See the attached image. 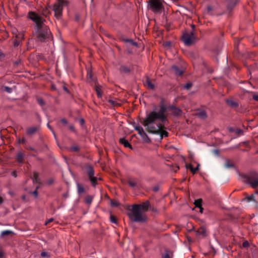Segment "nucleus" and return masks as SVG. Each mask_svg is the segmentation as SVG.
<instances>
[{
  "label": "nucleus",
  "instance_id": "f257e3e1",
  "mask_svg": "<svg viewBox=\"0 0 258 258\" xmlns=\"http://www.w3.org/2000/svg\"><path fill=\"white\" fill-rule=\"evenodd\" d=\"M166 109V107L162 104L160 106L158 111L154 109L147 114L142 124L148 132L159 134L161 137L168 136V133L163 130L164 126L162 124L167 118L165 114Z\"/></svg>",
  "mask_w": 258,
  "mask_h": 258
},
{
  "label": "nucleus",
  "instance_id": "f03ea898",
  "mask_svg": "<svg viewBox=\"0 0 258 258\" xmlns=\"http://www.w3.org/2000/svg\"><path fill=\"white\" fill-rule=\"evenodd\" d=\"M128 216L131 220L134 222H143L146 220V216L134 205L132 206V209Z\"/></svg>",
  "mask_w": 258,
  "mask_h": 258
},
{
  "label": "nucleus",
  "instance_id": "7ed1b4c3",
  "mask_svg": "<svg viewBox=\"0 0 258 258\" xmlns=\"http://www.w3.org/2000/svg\"><path fill=\"white\" fill-rule=\"evenodd\" d=\"M39 32L37 38L41 41H44L47 38H49L51 35L49 29L44 24L43 27H38Z\"/></svg>",
  "mask_w": 258,
  "mask_h": 258
},
{
  "label": "nucleus",
  "instance_id": "20e7f679",
  "mask_svg": "<svg viewBox=\"0 0 258 258\" xmlns=\"http://www.w3.org/2000/svg\"><path fill=\"white\" fill-rule=\"evenodd\" d=\"M66 4L63 0H57L52 7V10L54 12V16L58 19L60 18L62 15L63 8Z\"/></svg>",
  "mask_w": 258,
  "mask_h": 258
},
{
  "label": "nucleus",
  "instance_id": "39448f33",
  "mask_svg": "<svg viewBox=\"0 0 258 258\" xmlns=\"http://www.w3.org/2000/svg\"><path fill=\"white\" fill-rule=\"evenodd\" d=\"M150 8L154 13H161L163 7L162 0H150Z\"/></svg>",
  "mask_w": 258,
  "mask_h": 258
},
{
  "label": "nucleus",
  "instance_id": "423d86ee",
  "mask_svg": "<svg viewBox=\"0 0 258 258\" xmlns=\"http://www.w3.org/2000/svg\"><path fill=\"white\" fill-rule=\"evenodd\" d=\"M182 39L185 45H190L195 39L194 32L193 31L189 32L185 31L182 35Z\"/></svg>",
  "mask_w": 258,
  "mask_h": 258
},
{
  "label": "nucleus",
  "instance_id": "0eeeda50",
  "mask_svg": "<svg viewBox=\"0 0 258 258\" xmlns=\"http://www.w3.org/2000/svg\"><path fill=\"white\" fill-rule=\"evenodd\" d=\"M29 18L35 22L37 28L43 27L45 20L42 17L38 16L36 13L33 12L30 13L29 14Z\"/></svg>",
  "mask_w": 258,
  "mask_h": 258
},
{
  "label": "nucleus",
  "instance_id": "6e6552de",
  "mask_svg": "<svg viewBox=\"0 0 258 258\" xmlns=\"http://www.w3.org/2000/svg\"><path fill=\"white\" fill-rule=\"evenodd\" d=\"M87 173L90 180L93 186H95L97 184V178L94 176V170L92 166L88 165L87 166Z\"/></svg>",
  "mask_w": 258,
  "mask_h": 258
},
{
  "label": "nucleus",
  "instance_id": "1a4fd4ad",
  "mask_svg": "<svg viewBox=\"0 0 258 258\" xmlns=\"http://www.w3.org/2000/svg\"><path fill=\"white\" fill-rule=\"evenodd\" d=\"M136 207L139 208V210L143 213L147 211L150 206V203L149 201H146L140 205H134Z\"/></svg>",
  "mask_w": 258,
  "mask_h": 258
},
{
  "label": "nucleus",
  "instance_id": "9d476101",
  "mask_svg": "<svg viewBox=\"0 0 258 258\" xmlns=\"http://www.w3.org/2000/svg\"><path fill=\"white\" fill-rule=\"evenodd\" d=\"M168 109L172 111V114L174 116H179L181 114V109L173 105L169 106Z\"/></svg>",
  "mask_w": 258,
  "mask_h": 258
},
{
  "label": "nucleus",
  "instance_id": "9b49d317",
  "mask_svg": "<svg viewBox=\"0 0 258 258\" xmlns=\"http://www.w3.org/2000/svg\"><path fill=\"white\" fill-rule=\"evenodd\" d=\"M39 129V126H32L27 130L26 133L28 135L31 136L36 133Z\"/></svg>",
  "mask_w": 258,
  "mask_h": 258
},
{
  "label": "nucleus",
  "instance_id": "f8f14e48",
  "mask_svg": "<svg viewBox=\"0 0 258 258\" xmlns=\"http://www.w3.org/2000/svg\"><path fill=\"white\" fill-rule=\"evenodd\" d=\"M170 71L177 76H179L183 73V71L179 69L176 66H172L170 69Z\"/></svg>",
  "mask_w": 258,
  "mask_h": 258
},
{
  "label": "nucleus",
  "instance_id": "ddd939ff",
  "mask_svg": "<svg viewBox=\"0 0 258 258\" xmlns=\"http://www.w3.org/2000/svg\"><path fill=\"white\" fill-rule=\"evenodd\" d=\"M248 183L253 187L255 188L258 186V179L256 178H250Z\"/></svg>",
  "mask_w": 258,
  "mask_h": 258
},
{
  "label": "nucleus",
  "instance_id": "4468645a",
  "mask_svg": "<svg viewBox=\"0 0 258 258\" xmlns=\"http://www.w3.org/2000/svg\"><path fill=\"white\" fill-rule=\"evenodd\" d=\"M119 143L123 145L126 148H132L131 144L128 142L124 138H120L119 139Z\"/></svg>",
  "mask_w": 258,
  "mask_h": 258
},
{
  "label": "nucleus",
  "instance_id": "2eb2a0df",
  "mask_svg": "<svg viewBox=\"0 0 258 258\" xmlns=\"http://www.w3.org/2000/svg\"><path fill=\"white\" fill-rule=\"evenodd\" d=\"M16 158L19 163H22L24 158V155L22 152H19L16 156Z\"/></svg>",
  "mask_w": 258,
  "mask_h": 258
},
{
  "label": "nucleus",
  "instance_id": "dca6fc26",
  "mask_svg": "<svg viewBox=\"0 0 258 258\" xmlns=\"http://www.w3.org/2000/svg\"><path fill=\"white\" fill-rule=\"evenodd\" d=\"M197 233L199 235L205 237L207 235V231L204 227H201L197 230Z\"/></svg>",
  "mask_w": 258,
  "mask_h": 258
},
{
  "label": "nucleus",
  "instance_id": "f3484780",
  "mask_svg": "<svg viewBox=\"0 0 258 258\" xmlns=\"http://www.w3.org/2000/svg\"><path fill=\"white\" fill-rule=\"evenodd\" d=\"M146 85L147 86L148 88L150 89L154 90L155 89L154 85L151 82L149 78H147L146 79Z\"/></svg>",
  "mask_w": 258,
  "mask_h": 258
},
{
  "label": "nucleus",
  "instance_id": "a211bd4d",
  "mask_svg": "<svg viewBox=\"0 0 258 258\" xmlns=\"http://www.w3.org/2000/svg\"><path fill=\"white\" fill-rule=\"evenodd\" d=\"M255 197L254 195H251L250 196H248L244 199H243L242 201H246L247 202H251L255 201Z\"/></svg>",
  "mask_w": 258,
  "mask_h": 258
},
{
  "label": "nucleus",
  "instance_id": "6ab92c4d",
  "mask_svg": "<svg viewBox=\"0 0 258 258\" xmlns=\"http://www.w3.org/2000/svg\"><path fill=\"white\" fill-rule=\"evenodd\" d=\"M197 115L199 117H200L201 119H205L207 118V115L205 111L202 110L200 111L198 114Z\"/></svg>",
  "mask_w": 258,
  "mask_h": 258
},
{
  "label": "nucleus",
  "instance_id": "aec40b11",
  "mask_svg": "<svg viewBox=\"0 0 258 258\" xmlns=\"http://www.w3.org/2000/svg\"><path fill=\"white\" fill-rule=\"evenodd\" d=\"M225 167L227 168H232L234 167V164L228 159L226 160Z\"/></svg>",
  "mask_w": 258,
  "mask_h": 258
},
{
  "label": "nucleus",
  "instance_id": "412c9836",
  "mask_svg": "<svg viewBox=\"0 0 258 258\" xmlns=\"http://www.w3.org/2000/svg\"><path fill=\"white\" fill-rule=\"evenodd\" d=\"M39 174L37 172H34L33 175V182H39Z\"/></svg>",
  "mask_w": 258,
  "mask_h": 258
},
{
  "label": "nucleus",
  "instance_id": "4be33fe9",
  "mask_svg": "<svg viewBox=\"0 0 258 258\" xmlns=\"http://www.w3.org/2000/svg\"><path fill=\"white\" fill-rule=\"evenodd\" d=\"M194 204L196 206V207L198 208H201V207L202 206V199H198L197 200H195Z\"/></svg>",
  "mask_w": 258,
  "mask_h": 258
},
{
  "label": "nucleus",
  "instance_id": "5701e85b",
  "mask_svg": "<svg viewBox=\"0 0 258 258\" xmlns=\"http://www.w3.org/2000/svg\"><path fill=\"white\" fill-rule=\"evenodd\" d=\"M16 37L19 40H23L24 37V34L23 32H20V33L16 34Z\"/></svg>",
  "mask_w": 258,
  "mask_h": 258
},
{
  "label": "nucleus",
  "instance_id": "b1692460",
  "mask_svg": "<svg viewBox=\"0 0 258 258\" xmlns=\"http://www.w3.org/2000/svg\"><path fill=\"white\" fill-rule=\"evenodd\" d=\"M95 90L96 91V93H97V96L99 97V98H101L102 97V94L101 93V89L100 88L96 86H95Z\"/></svg>",
  "mask_w": 258,
  "mask_h": 258
},
{
  "label": "nucleus",
  "instance_id": "393cba45",
  "mask_svg": "<svg viewBox=\"0 0 258 258\" xmlns=\"http://www.w3.org/2000/svg\"><path fill=\"white\" fill-rule=\"evenodd\" d=\"M120 70L121 72L125 73H128L130 71V69L125 66H122L120 68Z\"/></svg>",
  "mask_w": 258,
  "mask_h": 258
},
{
  "label": "nucleus",
  "instance_id": "a878e982",
  "mask_svg": "<svg viewBox=\"0 0 258 258\" xmlns=\"http://www.w3.org/2000/svg\"><path fill=\"white\" fill-rule=\"evenodd\" d=\"M77 188L79 194H81L84 192V188L83 186L80 185L79 184H77Z\"/></svg>",
  "mask_w": 258,
  "mask_h": 258
},
{
  "label": "nucleus",
  "instance_id": "bb28decb",
  "mask_svg": "<svg viewBox=\"0 0 258 258\" xmlns=\"http://www.w3.org/2000/svg\"><path fill=\"white\" fill-rule=\"evenodd\" d=\"M12 233V231H10V230H5V231H3L1 232V237H3L5 235H8L11 233Z\"/></svg>",
  "mask_w": 258,
  "mask_h": 258
},
{
  "label": "nucleus",
  "instance_id": "cd10ccee",
  "mask_svg": "<svg viewBox=\"0 0 258 258\" xmlns=\"http://www.w3.org/2000/svg\"><path fill=\"white\" fill-rule=\"evenodd\" d=\"M92 200L93 198L90 196H88L85 198V202L89 204H90L91 203Z\"/></svg>",
  "mask_w": 258,
  "mask_h": 258
},
{
  "label": "nucleus",
  "instance_id": "c85d7f7f",
  "mask_svg": "<svg viewBox=\"0 0 258 258\" xmlns=\"http://www.w3.org/2000/svg\"><path fill=\"white\" fill-rule=\"evenodd\" d=\"M128 184L131 187H135L137 185V182L135 181H134V180H129Z\"/></svg>",
  "mask_w": 258,
  "mask_h": 258
},
{
  "label": "nucleus",
  "instance_id": "c756f323",
  "mask_svg": "<svg viewBox=\"0 0 258 258\" xmlns=\"http://www.w3.org/2000/svg\"><path fill=\"white\" fill-rule=\"evenodd\" d=\"M126 42L130 43V44H131V45H133L136 47H137L138 46V44L136 42H134L133 40H131V39H129V40H126Z\"/></svg>",
  "mask_w": 258,
  "mask_h": 258
},
{
  "label": "nucleus",
  "instance_id": "7c9ffc66",
  "mask_svg": "<svg viewBox=\"0 0 258 258\" xmlns=\"http://www.w3.org/2000/svg\"><path fill=\"white\" fill-rule=\"evenodd\" d=\"M41 256L42 257H49V253L47 252L42 251L41 253Z\"/></svg>",
  "mask_w": 258,
  "mask_h": 258
},
{
  "label": "nucleus",
  "instance_id": "2f4dec72",
  "mask_svg": "<svg viewBox=\"0 0 258 258\" xmlns=\"http://www.w3.org/2000/svg\"><path fill=\"white\" fill-rule=\"evenodd\" d=\"M108 102L113 106H117L118 105V104L117 103H116V102L115 101L113 100H111V99L109 100Z\"/></svg>",
  "mask_w": 258,
  "mask_h": 258
},
{
  "label": "nucleus",
  "instance_id": "473e14b6",
  "mask_svg": "<svg viewBox=\"0 0 258 258\" xmlns=\"http://www.w3.org/2000/svg\"><path fill=\"white\" fill-rule=\"evenodd\" d=\"M192 86V84L191 83H187L184 86V88H185L186 90H188L190 89Z\"/></svg>",
  "mask_w": 258,
  "mask_h": 258
},
{
  "label": "nucleus",
  "instance_id": "72a5a7b5",
  "mask_svg": "<svg viewBox=\"0 0 258 258\" xmlns=\"http://www.w3.org/2000/svg\"><path fill=\"white\" fill-rule=\"evenodd\" d=\"M37 102L41 106H43L44 105V102L41 98L37 99Z\"/></svg>",
  "mask_w": 258,
  "mask_h": 258
},
{
  "label": "nucleus",
  "instance_id": "f704fd0d",
  "mask_svg": "<svg viewBox=\"0 0 258 258\" xmlns=\"http://www.w3.org/2000/svg\"><path fill=\"white\" fill-rule=\"evenodd\" d=\"M227 102L232 106H237V103L234 102H233L231 100H227Z\"/></svg>",
  "mask_w": 258,
  "mask_h": 258
},
{
  "label": "nucleus",
  "instance_id": "c9c22d12",
  "mask_svg": "<svg viewBox=\"0 0 258 258\" xmlns=\"http://www.w3.org/2000/svg\"><path fill=\"white\" fill-rule=\"evenodd\" d=\"M71 151L76 152L79 150V148L77 146H73L70 148Z\"/></svg>",
  "mask_w": 258,
  "mask_h": 258
},
{
  "label": "nucleus",
  "instance_id": "e433bc0d",
  "mask_svg": "<svg viewBox=\"0 0 258 258\" xmlns=\"http://www.w3.org/2000/svg\"><path fill=\"white\" fill-rule=\"evenodd\" d=\"M110 221L112 223H116V218H115V217L114 216L111 215L110 217Z\"/></svg>",
  "mask_w": 258,
  "mask_h": 258
},
{
  "label": "nucleus",
  "instance_id": "4c0bfd02",
  "mask_svg": "<svg viewBox=\"0 0 258 258\" xmlns=\"http://www.w3.org/2000/svg\"><path fill=\"white\" fill-rule=\"evenodd\" d=\"M242 245L244 247H248L249 246V243L247 241H245L243 242Z\"/></svg>",
  "mask_w": 258,
  "mask_h": 258
},
{
  "label": "nucleus",
  "instance_id": "58836bf2",
  "mask_svg": "<svg viewBox=\"0 0 258 258\" xmlns=\"http://www.w3.org/2000/svg\"><path fill=\"white\" fill-rule=\"evenodd\" d=\"M37 188L38 187L36 188V189L31 192L32 195H33L35 198H37L38 197V192H37Z\"/></svg>",
  "mask_w": 258,
  "mask_h": 258
},
{
  "label": "nucleus",
  "instance_id": "ea45409f",
  "mask_svg": "<svg viewBox=\"0 0 258 258\" xmlns=\"http://www.w3.org/2000/svg\"><path fill=\"white\" fill-rule=\"evenodd\" d=\"M199 166H200V164H198L196 168H194V169H192V173L194 174L197 172V171L199 169Z\"/></svg>",
  "mask_w": 258,
  "mask_h": 258
},
{
  "label": "nucleus",
  "instance_id": "a19ab883",
  "mask_svg": "<svg viewBox=\"0 0 258 258\" xmlns=\"http://www.w3.org/2000/svg\"><path fill=\"white\" fill-rule=\"evenodd\" d=\"M111 205L113 207H117L119 205V203L118 202H113L111 201Z\"/></svg>",
  "mask_w": 258,
  "mask_h": 258
},
{
  "label": "nucleus",
  "instance_id": "79ce46f5",
  "mask_svg": "<svg viewBox=\"0 0 258 258\" xmlns=\"http://www.w3.org/2000/svg\"><path fill=\"white\" fill-rule=\"evenodd\" d=\"M5 90L8 92V93H11L12 91V89L11 88H10L9 87H5Z\"/></svg>",
  "mask_w": 258,
  "mask_h": 258
},
{
  "label": "nucleus",
  "instance_id": "37998d69",
  "mask_svg": "<svg viewBox=\"0 0 258 258\" xmlns=\"http://www.w3.org/2000/svg\"><path fill=\"white\" fill-rule=\"evenodd\" d=\"M186 168H189L190 169L191 172H192V169H194V167H192V165L190 164L186 165Z\"/></svg>",
  "mask_w": 258,
  "mask_h": 258
},
{
  "label": "nucleus",
  "instance_id": "c03bdc74",
  "mask_svg": "<svg viewBox=\"0 0 258 258\" xmlns=\"http://www.w3.org/2000/svg\"><path fill=\"white\" fill-rule=\"evenodd\" d=\"M47 126L51 130V131L52 132V134H53L54 137L56 138L55 134L54 132L52 130L51 127L49 125V123H47Z\"/></svg>",
  "mask_w": 258,
  "mask_h": 258
},
{
  "label": "nucleus",
  "instance_id": "a18cd8bd",
  "mask_svg": "<svg viewBox=\"0 0 258 258\" xmlns=\"http://www.w3.org/2000/svg\"><path fill=\"white\" fill-rule=\"evenodd\" d=\"M162 258H170V257L169 253L166 252L164 255H163Z\"/></svg>",
  "mask_w": 258,
  "mask_h": 258
},
{
  "label": "nucleus",
  "instance_id": "49530a36",
  "mask_svg": "<svg viewBox=\"0 0 258 258\" xmlns=\"http://www.w3.org/2000/svg\"><path fill=\"white\" fill-rule=\"evenodd\" d=\"M252 98L254 100L258 101V94H254L252 96Z\"/></svg>",
  "mask_w": 258,
  "mask_h": 258
},
{
  "label": "nucleus",
  "instance_id": "de8ad7c7",
  "mask_svg": "<svg viewBox=\"0 0 258 258\" xmlns=\"http://www.w3.org/2000/svg\"><path fill=\"white\" fill-rule=\"evenodd\" d=\"M61 122L63 124H67L68 123V121L67 120L64 119V118H62L60 120Z\"/></svg>",
  "mask_w": 258,
  "mask_h": 258
},
{
  "label": "nucleus",
  "instance_id": "09e8293b",
  "mask_svg": "<svg viewBox=\"0 0 258 258\" xmlns=\"http://www.w3.org/2000/svg\"><path fill=\"white\" fill-rule=\"evenodd\" d=\"M53 221V218H50L46 222H45V225H47L48 223L52 222Z\"/></svg>",
  "mask_w": 258,
  "mask_h": 258
},
{
  "label": "nucleus",
  "instance_id": "8fccbe9b",
  "mask_svg": "<svg viewBox=\"0 0 258 258\" xmlns=\"http://www.w3.org/2000/svg\"><path fill=\"white\" fill-rule=\"evenodd\" d=\"M236 133L238 135H242L243 134V132L241 130H237Z\"/></svg>",
  "mask_w": 258,
  "mask_h": 258
},
{
  "label": "nucleus",
  "instance_id": "3c124183",
  "mask_svg": "<svg viewBox=\"0 0 258 258\" xmlns=\"http://www.w3.org/2000/svg\"><path fill=\"white\" fill-rule=\"evenodd\" d=\"M213 153L217 156H218L219 155V150H217V149H216V150H213Z\"/></svg>",
  "mask_w": 258,
  "mask_h": 258
},
{
  "label": "nucleus",
  "instance_id": "603ef678",
  "mask_svg": "<svg viewBox=\"0 0 258 258\" xmlns=\"http://www.w3.org/2000/svg\"><path fill=\"white\" fill-rule=\"evenodd\" d=\"M20 33V32H19L17 29H14L13 30V33L14 34V35H15L16 36V34H18Z\"/></svg>",
  "mask_w": 258,
  "mask_h": 258
},
{
  "label": "nucleus",
  "instance_id": "864d4df0",
  "mask_svg": "<svg viewBox=\"0 0 258 258\" xmlns=\"http://www.w3.org/2000/svg\"><path fill=\"white\" fill-rule=\"evenodd\" d=\"M69 128H70V130H71V131H74V126H73V125H70L69 126Z\"/></svg>",
  "mask_w": 258,
  "mask_h": 258
},
{
  "label": "nucleus",
  "instance_id": "5fc2aeb1",
  "mask_svg": "<svg viewBox=\"0 0 258 258\" xmlns=\"http://www.w3.org/2000/svg\"><path fill=\"white\" fill-rule=\"evenodd\" d=\"M3 255H4L3 252L2 251V250L1 249H0V258L3 257Z\"/></svg>",
  "mask_w": 258,
  "mask_h": 258
},
{
  "label": "nucleus",
  "instance_id": "6e6d98bb",
  "mask_svg": "<svg viewBox=\"0 0 258 258\" xmlns=\"http://www.w3.org/2000/svg\"><path fill=\"white\" fill-rule=\"evenodd\" d=\"M171 44V43L170 42H167L165 44V46H170Z\"/></svg>",
  "mask_w": 258,
  "mask_h": 258
},
{
  "label": "nucleus",
  "instance_id": "4d7b16f0",
  "mask_svg": "<svg viewBox=\"0 0 258 258\" xmlns=\"http://www.w3.org/2000/svg\"><path fill=\"white\" fill-rule=\"evenodd\" d=\"M26 142V140L25 138H23L22 140H21V143H25Z\"/></svg>",
  "mask_w": 258,
  "mask_h": 258
},
{
  "label": "nucleus",
  "instance_id": "13d9d810",
  "mask_svg": "<svg viewBox=\"0 0 258 258\" xmlns=\"http://www.w3.org/2000/svg\"><path fill=\"white\" fill-rule=\"evenodd\" d=\"M191 28H192V31H193V32H194V29H195V25H193V24H192V25H191Z\"/></svg>",
  "mask_w": 258,
  "mask_h": 258
},
{
  "label": "nucleus",
  "instance_id": "bf43d9fd",
  "mask_svg": "<svg viewBox=\"0 0 258 258\" xmlns=\"http://www.w3.org/2000/svg\"><path fill=\"white\" fill-rule=\"evenodd\" d=\"M80 123H81L82 124H83L84 123V119H81L80 120Z\"/></svg>",
  "mask_w": 258,
  "mask_h": 258
},
{
  "label": "nucleus",
  "instance_id": "052dcab7",
  "mask_svg": "<svg viewBox=\"0 0 258 258\" xmlns=\"http://www.w3.org/2000/svg\"><path fill=\"white\" fill-rule=\"evenodd\" d=\"M200 208V212L202 213H203V208H202V207L201 206V208Z\"/></svg>",
  "mask_w": 258,
  "mask_h": 258
},
{
  "label": "nucleus",
  "instance_id": "680f3d73",
  "mask_svg": "<svg viewBox=\"0 0 258 258\" xmlns=\"http://www.w3.org/2000/svg\"><path fill=\"white\" fill-rule=\"evenodd\" d=\"M19 43V40H18V41H17L16 42H15V46L18 45Z\"/></svg>",
  "mask_w": 258,
  "mask_h": 258
},
{
  "label": "nucleus",
  "instance_id": "e2e57ef3",
  "mask_svg": "<svg viewBox=\"0 0 258 258\" xmlns=\"http://www.w3.org/2000/svg\"><path fill=\"white\" fill-rule=\"evenodd\" d=\"M3 202V198L0 196V204H1Z\"/></svg>",
  "mask_w": 258,
  "mask_h": 258
},
{
  "label": "nucleus",
  "instance_id": "0e129e2a",
  "mask_svg": "<svg viewBox=\"0 0 258 258\" xmlns=\"http://www.w3.org/2000/svg\"><path fill=\"white\" fill-rule=\"evenodd\" d=\"M88 76L90 79H91V78H92L91 74L90 73H88Z\"/></svg>",
  "mask_w": 258,
  "mask_h": 258
},
{
  "label": "nucleus",
  "instance_id": "69168bd1",
  "mask_svg": "<svg viewBox=\"0 0 258 258\" xmlns=\"http://www.w3.org/2000/svg\"><path fill=\"white\" fill-rule=\"evenodd\" d=\"M207 9H208V11H211V10H212V8H211V7H210V6H209V7L207 8Z\"/></svg>",
  "mask_w": 258,
  "mask_h": 258
},
{
  "label": "nucleus",
  "instance_id": "338daca9",
  "mask_svg": "<svg viewBox=\"0 0 258 258\" xmlns=\"http://www.w3.org/2000/svg\"><path fill=\"white\" fill-rule=\"evenodd\" d=\"M12 174L14 176L16 177V174L15 172H12Z\"/></svg>",
  "mask_w": 258,
  "mask_h": 258
},
{
  "label": "nucleus",
  "instance_id": "774afa93",
  "mask_svg": "<svg viewBox=\"0 0 258 258\" xmlns=\"http://www.w3.org/2000/svg\"><path fill=\"white\" fill-rule=\"evenodd\" d=\"M64 90L66 91H67V92H69V90H68V89L66 87H64Z\"/></svg>",
  "mask_w": 258,
  "mask_h": 258
}]
</instances>
